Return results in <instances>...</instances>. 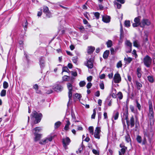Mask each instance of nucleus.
I'll list each match as a JSON object with an SVG mask.
<instances>
[{
  "label": "nucleus",
  "instance_id": "5",
  "mask_svg": "<svg viewBox=\"0 0 155 155\" xmlns=\"http://www.w3.org/2000/svg\"><path fill=\"white\" fill-rule=\"evenodd\" d=\"M54 136H52L51 135H48L45 138L41 140L39 143L40 144L45 145L48 143L49 142L52 141L54 138Z\"/></svg>",
  "mask_w": 155,
  "mask_h": 155
},
{
  "label": "nucleus",
  "instance_id": "10",
  "mask_svg": "<svg viewBox=\"0 0 155 155\" xmlns=\"http://www.w3.org/2000/svg\"><path fill=\"white\" fill-rule=\"evenodd\" d=\"M113 80L116 83H119L121 81V78L120 74L118 73L115 74L114 75Z\"/></svg>",
  "mask_w": 155,
  "mask_h": 155
},
{
  "label": "nucleus",
  "instance_id": "36",
  "mask_svg": "<svg viewBox=\"0 0 155 155\" xmlns=\"http://www.w3.org/2000/svg\"><path fill=\"white\" fill-rule=\"evenodd\" d=\"M6 94V91L5 90L3 89L0 93V95L1 97H5Z\"/></svg>",
  "mask_w": 155,
  "mask_h": 155
},
{
  "label": "nucleus",
  "instance_id": "32",
  "mask_svg": "<svg viewBox=\"0 0 155 155\" xmlns=\"http://www.w3.org/2000/svg\"><path fill=\"white\" fill-rule=\"evenodd\" d=\"M147 78L148 81L151 83H153L154 82V79L153 77L152 76H149L147 77Z\"/></svg>",
  "mask_w": 155,
  "mask_h": 155
},
{
  "label": "nucleus",
  "instance_id": "33",
  "mask_svg": "<svg viewBox=\"0 0 155 155\" xmlns=\"http://www.w3.org/2000/svg\"><path fill=\"white\" fill-rule=\"evenodd\" d=\"M90 134L93 135L94 134V128L92 126H90L88 128Z\"/></svg>",
  "mask_w": 155,
  "mask_h": 155
},
{
  "label": "nucleus",
  "instance_id": "28",
  "mask_svg": "<svg viewBox=\"0 0 155 155\" xmlns=\"http://www.w3.org/2000/svg\"><path fill=\"white\" fill-rule=\"evenodd\" d=\"M127 149V148L126 147H124L121 148V152L119 151V155H121V153L124 154L126 150Z\"/></svg>",
  "mask_w": 155,
  "mask_h": 155
},
{
  "label": "nucleus",
  "instance_id": "7",
  "mask_svg": "<svg viewBox=\"0 0 155 155\" xmlns=\"http://www.w3.org/2000/svg\"><path fill=\"white\" fill-rule=\"evenodd\" d=\"M62 142L63 145L65 150L68 149L67 146L69 145L71 142V140L70 138L68 137L63 138L62 139Z\"/></svg>",
  "mask_w": 155,
  "mask_h": 155
},
{
  "label": "nucleus",
  "instance_id": "16",
  "mask_svg": "<svg viewBox=\"0 0 155 155\" xmlns=\"http://www.w3.org/2000/svg\"><path fill=\"white\" fill-rule=\"evenodd\" d=\"M34 134L35 136L34 140L35 142L39 140L41 137L42 134H36V133H34Z\"/></svg>",
  "mask_w": 155,
  "mask_h": 155
},
{
  "label": "nucleus",
  "instance_id": "24",
  "mask_svg": "<svg viewBox=\"0 0 155 155\" xmlns=\"http://www.w3.org/2000/svg\"><path fill=\"white\" fill-rule=\"evenodd\" d=\"M42 129L40 127H36L33 129V132L38 134V133L41 131Z\"/></svg>",
  "mask_w": 155,
  "mask_h": 155
},
{
  "label": "nucleus",
  "instance_id": "46",
  "mask_svg": "<svg viewBox=\"0 0 155 155\" xmlns=\"http://www.w3.org/2000/svg\"><path fill=\"white\" fill-rule=\"evenodd\" d=\"M95 16L96 17L97 19H98L99 18L100 16V13L98 12H94Z\"/></svg>",
  "mask_w": 155,
  "mask_h": 155
},
{
  "label": "nucleus",
  "instance_id": "12",
  "mask_svg": "<svg viewBox=\"0 0 155 155\" xmlns=\"http://www.w3.org/2000/svg\"><path fill=\"white\" fill-rule=\"evenodd\" d=\"M141 24L140 27H143L145 25H150V23L148 20L143 19L141 21Z\"/></svg>",
  "mask_w": 155,
  "mask_h": 155
},
{
  "label": "nucleus",
  "instance_id": "43",
  "mask_svg": "<svg viewBox=\"0 0 155 155\" xmlns=\"http://www.w3.org/2000/svg\"><path fill=\"white\" fill-rule=\"evenodd\" d=\"M136 139H137V141L139 143H141L142 139H141V137L139 135L137 136Z\"/></svg>",
  "mask_w": 155,
  "mask_h": 155
},
{
  "label": "nucleus",
  "instance_id": "2",
  "mask_svg": "<svg viewBox=\"0 0 155 155\" xmlns=\"http://www.w3.org/2000/svg\"><path fill=\"white\" fill-rule=\"evenodd\" d=\"M127 123L128 126H130L132 128L135 126V127L137 128L139 125V121L138 118L136 116L134 117L132 115L130 119L127 121Z\"/></svg>",
  "mask_w": 155,
  "mask_h": 155
},
{
  "label": "nucleus",
  "instance_id": "38",
  "mask_svg": "<svg viewBox=\"0 0 155 155\" xmlns=\"http://www.w3.org/2000/svg\"><path fill=\"white\" fill-rule=\"evenodd\" d=\"M134 46L137 48H139L140 45L137 41H135L133 42Z\"/></svg>",
  "mask_w": 155,
  "mask_h": 155
},
{
  "label": "nucleus",
  "instance_id": "40",
  "mask_svg": "<svg viewBox=\"0 0 155 155\" xmlns=\"http://www.w3.org/2000/svg\"><path fill=\"white\" fill-rule=\"evenodd\" d=\"M61 123L60 121H58L56 122L55 124L54 128H57L61 124Z\"/></svg>",
  "mask_w": 155,
  "mask_h": 155
},
{
  "label": "nucleus",
  "instance_id": "64",
  "mask_svg": "<svg viewBox=\"0 0 155 155\" xmlns=\"http://www.w3.org/2000/svg\"><path fill=\"white\" fill-rule=\"evenodd\" d=\"M100 95V91H97L95 93V96L97 97H99Z\"/></svg>",
  "mask_w": 155,
  "mask_h": 155
},
{
  "label": "nucleus",
  "instance_id": "59",
  "mask_svg": "<svg viewBox=\"0 0 155 155\" xmlns=\"http://www.w3.org/2000/svg\"><path fill=\"white\" fill-rule=\"evenodd\" d=\"M71 72V74L73 76L76 77L77 75V73L76 72L72 71Z\"/></svg>",
  "mask_w": 155,
  "mask_h": 155
},
{
  "label": "nucleus",
  "instance_id": "60",
  "mask_svg": "<svg viewBox=\"0 0 155 155\" xmlns=\"http://www.w3.org/2000/svg\"><path fill=\"white\" fill-rule=\"evenodd\" d=\"M102 114L101 112H99L98 113V120H99L101 118Z\"/></svg>",
  "mask_w": 155,
  "mask_h": 155
},
{
  "label": "nucleus",
  "instance_id": "22",
  "mask_svg": "<svg viewBox=\"0 0 155 155\" xmlns=\"http://www.w3.org/2000/svg\"><path fill=\"white\" fill-rule=\"evenodd\" d=\"M66 122L67 124H66V125H65V126L64 127V129L65 130H68L70 124V122L69 120H67V121H66Z\"/></svg>",
  "mask_w": 155,
  "mask_h": 155
},
{
  "label": "nucleus",
  "instance_id": "47",
  "mask_svg": "<svg viewBox=\"0 0 155 155\" xmlns=\"http://www.w3.org/2000/svg\"><path fill=\"white\" fill-rule=\"evenodd\" d=\"M74 97L80 99L81 97V95L80 94L77 93L75 94Z\"/></svg>",
  "mask_w": 155,
  "mask_h": 155
},
{
  "label": "nucleus",
  "instance_id": "44",
  "mask_svg": "<svg viewBox=\"0 0 155 155\" xmlns=\"http://www.w3.org/2000/svg\"><path fill=\"white\" fill-rule=\"evenodd\" d=\"M124 25L126 27H129L130 26V22L129 21H125L124 22Z\"/></svg>",
  "mask_w": 155,
  "mask_h": 155
},
{
  "label": "nucleus",
  "instance_id": "30",
  "mask_svg": "<svg viewBox=\"0 0 155 155\" xmlns=\"http://www.w3.org/2000/svg\"><path fill=\"white\" fill-rule=\"evenodd\" d=\"M136 84L137 86V89L138 90L140 89V88L142 87V84L140 83L137 81H136Z\"/></svg>",
  "mask_w": 155,
  "mask_h": 155
},
{
  "label": "nucleus",
  "instance_id": "49",
  "mask_svg": "<svg viewBox=\"0 0 155 155\" xmlns=\"http://www.w3.org/2000/svg\"><path fill=\"white\" fill-rule=\"evenodd\" d=\"M112 103V99H110V98L107 99V103L109 106H110L111 105Z\"/></svg>",
  "mask_w": 155,
  "mask_h": 155
},
{
  "label": "nucleus",
  "instance_id": "48",
  "mask_svg": "<svg viewBox=\"0 0 155 155\" xmlns=\"http://www.w3.org/2000/svg\"><path fill=\"white\" fill-rule=\"evenodd\" d=\"M78 58L77 56H75L73 57L72 58V61L74 63L76 64L78 61Z\"/></svg>",
  "mask_w": 155,
  "mask_h": 155
},
{
  "label": "nucleus",
  "instance_id": "25",
  "mask_svg": "<svg viewBox=\"0 0 155 155\" xmlns=\"http://www.w3.org/2000/svg\"><path fill=\"white\" fill-rule=\"evenodd\" d=\"M140 16H138L137 17H136L134 19V21L135 23H138V24L141 25V22H140Z\"/></svg>",
  "mask_w": 155,
  "mask_h": 155
},
{
  "label": "nucleus",
  "instance_id": "15",
  "mask_svg": "<svg viewBox=\"0 0 155 155\" xmlns=\"http://www.w3.org/2000/svg\"><path fill=\"white\" fill-rule=\"evenodd\" d=\"M86 65L89 68H92L93 67V61L91 59H89L87 61V63L86 64Z\"/></svg>",
  "mask_w": 155,
  "mask_h": 155
},
{
  "label": "nucleus",
  "instance_id": "51",
  "mask_svg": "<svg viewBox=\"0 0 155 155\" xmlns=\"http://www.w3.org/2000/svg\"><path fill=\"white\" fill-rule=\"evenodd\" d=\"M86 84V83L84 81H81L79 83V85L80 87H83Z\"/></svg>",
  "mask_w": 155,
  "mask_h": 155
},
{
  "label": "nucleus",
  "instance_id": "23",
  "mask_svg": "<svg viewBox=\"0 0 155 155\" xmlns=\"http://www.w3.org/2000/svg\"><path fill=\"white\" fill-rule=\"evenodd\" d=\"M62 80L63 81H68L70 80V77L67 75H64L62 77Z\"/></svg>",
  "mask_w": 155,
  "mask_h": 155
},
{
  "label": "nucleus",
  "instance_id": "20",
  "mask_svg": "<svg viewBox=\"0 0 155 155\" xmlns=\"http://www.w3.org/2000/svg\"><path fill=\"white\" fill-rule=\"evenodd\" d=\"M95 50V48L94 47L90 46L88 48L87 53L90 54L92 53Z\"/></svg>",
  "mask_w": 155,
  "mask_h": 155
},
{
  "label": "nucleus",
  "instance_id": "56",
  "mask_svg": "<svg viewBox=\"0 0 155 155\" xmlns=\"http://www.w3.org/2000/svg\"><path fill=\"white\" fill-rule=\"evenodd\" d=\"M130 110L131 112L133 113H135V110L134 109V107L132 105H130Z\"/></svg>",
  "mask_w": 155,
  "mask_h": 155
},
{
  "label": "nucleus",
  "instance_id": "27",
  "mask_svg": "<svg viewBox=\"0 0 155 155\" xmlns=\"http://www.w3.org/2000/svg\"><path fill=\"white\" fill-rule=\"evenodd\" d=\"M110 51L109 50L106 51L104 53L103 57L104 59H106L108 57Z\"/></svg>",
  "mask_w": 155,
  "mask_h": 155
},
{
  "label": "nucleus",
  "instance_id": "57",
  "mask_svg": "<svg viewBox=\"0 0 155 155\" xmlns=\"http://www.w3.org/2000/svg\"><path fill=\"white\" fill-rule=\"evenodd\" d=\"M92 85V84L90 82H89L87 85L86 87L87 89H89L91 87Z\"/></svg>",
  "mask_w": 155,
  "mask_h": 155
},
{
  "label": "nucleus",
  "instance_id": "19",
  "mask_svg": "<svg viewBox=\"0 0 155 155\" xmlns=\"http://www.w3.org/2000/svg\"><path fill=\"white\" fill-rule=\"evenodd\" d=\"M141 68L140 67H138L137 69V74L138 77L139 78H140L141 77L142 74L141 73Z\"/></svg>",
  "mask_w": 155,
  "mask_h": 155
},
{
  "label": "nucleus",
  "instance_id": "31",
  "mask_svg": "<svg viewBox=\"0 0 155 155\" xmlns=\"http://www.w3.org/2000/svg\"><path fill=\"white\" fill-rule=\"evenodd\" d=\"M112 42L110 40H108L106 42V44L107 45V46L108 48H110L111 47V46L112 45Z\"/></svg>",
  "mask_w": 155,
  "mask_h": 155
},
{
  "label": "nucleus",
  "instance_id": "21",
  "mask_svg": "<svg viewBox=\"0 0 155 155\" xmlns=\"http://www.w3.org/2000/svg\"><path fill=\"white\" fill-rule=\"evenodd\" d=\"M124 32L123 30L122 26L121 24L120 25V39H122L123 38L124 36Z\"/></svg>",
  "mask_w": 155,
  "mask_h": 155
},
{
  "label": "nucleus",
  "instance_id": "1",
  "mask_svg": "<svg viewBox=\"0 0 155 155\" xmlns=\"http://www.w3.org/2000/svg\"><path fill=\"white\" fill-rule=\"evenodd\" d=\"M144 137L142 142V144H145L147 142L145 137H148L150 142V143L154 134L153 130L151 125L149 127L146 131H144Z\"/></svg>",
  "mask_w": 155,
  "mask_h": 155
},
{
  "label": "nucleus",
  "instance_id": "45",
  "mask_svg": "<svg viewBox=\"0 0 155 155\" xmlns=\"http://www.w3.org/2000/svg\"><path fill=\"white\" fill-rule=\"evenodd\" d=\"M117 96L120 99H121L123 98V94L121 92H119L117 94Z\"/></svg>",
  "mask_w": 155,
  "mask_h": 155
},
{
  "label": "nucleus",
  "instance_id": "39",
  "mask_svg": "<svg viewBox=\"0 0 155 155\" xmlns=\"http://www.w3.org/2000/svg\"><path fill=\"white\" fill-rule=\"evenodd\" d=\"M69 71H70L68 68L67 67H63L62 68V74H63V72H69Z\"/></svg>",
  "mask_w": 155,
  "mask_h": 155
},
{
  "label": "nucleus",
  "instance_id": "62",
  "mask_svg": "<svg viewBox=\"0 0 155 155\" xmlns=\"http://www.w3.org/2000/svg\"><path fill=\"white\" fill-rule=\"evenodd\" d=\"M127 80L130 82H131V76L128 74L127 75Z\"/></svg>",
  "mask_w": 155,
  "mask_h": 155
},
{
  "label": "nucleus",
  "instance_id": "63",
  "mask_svg": "<svg viewBox=\"0 0 155 155\" xmlns=\"http://www.w3.org/2000/svg\"><path fill=\"white\" fill-rule=\"evenodd\" d=\"M105 75L104 74H102L100 75V78L101 79H104L105 78Z\"/></svg>",
  "mask_w": 155,
  "mask_h": 155
},
{
  "label": "nucleus",
  "instance_id": "11",
  "mask_svg": "<svg viewBox=\"0 0 155 155\" xmlns=\"http://www.w3.org/2000/svg\"><path fill=\"white\" fill-rule=\"evenodd\" d=\"M121 117L122 120L123 119H125L126 120V121L128 119V112L127 110H126L124 111L121 114Z\"/></svg>",
  "mask_w": 155,
  "mask_h": 155
},
{
  "label": "nucleus",
  "instance_id": "61",
  "mask_svg": "<svg viewBox=\"0 0 155 155\" xmlns=\"http://www.w3.org/2000/svg\"><path fill=\"white\" fill-rule=\"evenodd\" d=\"M113 73H111L110 74H109L108 75V76L109 78L110 79L112 78L113 77Z\"/></svg>",
  "mask_w": 155,
  "mask_h": 155
},
{
  "label": "nucleus",
  "instance_id": "6",
  "mask_svg": "<svg viewBox=\"0 0 155 155\" xmlns=\"http://www.w3.org/2000/svg\"><path fill=\"white\" fill-rule=\"evenodd\" d=\"M67 87L68 90V96L69 101L72 98L74 90L73 89V85L70 83H68L67 84Z\"/></svg>",
  "mask_w": 155,
  "mask_h": 155
},
{
  "label": "nucleus",
  "instance_id": "42",
  "mask_svg": "<svg viewBox=\"0 0 155 155\" xmlns=\"http://www.w3.org/2000/svg\"><path fill=\"white\" fill-rule=\"evenodd\" d=\"M119 113L118 112H116L113 115V117L115 120H117L118 117Z\"/></svg>",
  "mask_w": 155,
  "mask_h": 155
},
{
  "label": "nucleus",
  "instance_id": "13",
  "mask_svg": "<svg viewBox=\"0 0 155 155\" xmlns=\"http://www.w3.org/2000/svg\"><path fill=\"white\" fill-rule=\"evenodd\" d=\"M43 9L44 12L46 14L47 17L48 18H50L51 16V14L47 6H44L43 7Z\"/></svg>",
  "mask_w": 155,
  "mask_h": 155
},
{
  "label": "nucleus",
  "instance_id": "29",
  "mask_svg": "<svg viewBox=\"0 0 155 155\" xmlns=\"http://www.w3.org/2000/svg\"><path fill=\"white\" fill-rule=\"evenodd\" d=\"M125 44L129 48H132V44L129 41L127 40L125 41Z\"/></svg>",
  "mask_w": 155,
  "mask_h": 155
},
{
  "label": "nucleus",
  "instance_id": "41",
  "mask_svg": "<svg viewBox=\"0 0 155 155\" xmlns=\"http://www.w3.org/2000/svg\"><path fill=\"white\" fill-rule=\"evenodd\" d=\"M83 145L82 144L81 145V146L78 149V151H76V152L77 153H81V151L83 150Z\"/></svg>",
  "mask_w": 155,
  "mask_h": 155
},
{
  "label": "nucleus",
  "instance_id": "37",
  "mask_svg": "<svg viewBox=\"0 0 155 155\" xmlns=\"http://www.w3.org/2000/svg\"><path fill=\"white\" fill-rule=\"evenodd\" d=\"M8 87V83L4 81L3 83V87L4 89H7Z\"/></svg>",
  "mask_w": 155,
  "mask_h": 155
},
{
  "label": "nucleus",
  "instance_id": "52",
  "mask_svg": "<svg viewBox=\"0 0 155 155\" xmlns=\"http://www.w3.org/2000/svg\"><path fill=\"white\" fill-rule=\"evenodd\" d=\"M136 103L137 104L136 106L138 108V109L140 110L141 108V106L140 104L138 103V101H136Z\"/></svg>",
  "mask_w": 155,
  "mask_h": 155
},
{
  "label": "nucleus",
  "instance_id": "3",
  "mask_svg": "<svg viewBox=\"0 0 155 155\" xmlns=\"http://www.w3.org/2000/svg\"><path fill=\"white\" fill-rule=\"evenodd\" d=\"M151 58L148 55L146 56L143 58V62L144 65L147 67L149 68L152 63Z\"/></svg>",
  "mask_w": 155,
  "mask_h": 155
},
{
  "label": "nucleus",
  "instance_id": "58",
  "mask_svg": "<svg viewBox=\"0 0 155 155\" xmlns=\"http://www.w3.org/2000/svg\"><path fill=\"white\" fill-rule=\"evenodd\" d=\"M92 79V77L91 76H90L89 77H88L87 78V80L89 81L90 82L91 81Z\"/></svg>",
  "mask_w": 155,
  "mask_h": 155
},
{
  "label": "nucleus",
  "instance_id": "4",
  "mask_svg": "<svg viewBox=\"0 0 155 155\" xmlns=\"http://www.w3.org/2000/svg\"><path fill=\"white\" fill-rule=\"evenodd\" d=\"M149 112L148 114V116L149 118L150 119H153L154 117V112L153 108L152 101L149 100L148 101Z\"/></svg>",
  "mask_w": 155,
  "mask_h": 155
},
{
  "label": "nucleus",
  "instance_id": "50",
  "mask_svg": "<svg viewBox=\"0 0 155 155\" xmlns=\"http://www.w3.org/2000/svg\"><path fill=\"white\" fill-rule=\"evenodd\" d=\"M93 114L91 115V118L92 119H94L95 118L96 114V110H95V109H94L93 110Z\"/></svg>",
  "mask_w": 155,
  "mask_h": 155
},
{
  "label": "nucleus",
  "instance_id": "53",
  "mask_svg": "<svg viewBox=\"0 0 155 155\" xmlns=\"http://www.w3.org/2000/svg\"><path fill=\"white\" fill-rule=\"evenodd\" d=\"M122 66V64L121 61H120L118 62L117 64V67L118 68L121 67Z\"/></svg>",
  "mask_w": 155,
  "mask_h": 155
},
{
  "label": "nucleus",
  "instance_id": "18",
  "mask_svg": "<svg viewBox=\"0 0 155 155\" xmlns=\"http://www.w3.org/2000/svg\"><path fill=\"white\" fill-rule=\"evenodd\" d=\"M63 87L60 85H57L54 87V90L57 91H61L63 89Z\"/></svg>",
  "mask_w": 155,
  "mask_h": 155
},
{
  "label": "nucleus",
  "instance_id": "54",
  "mask_svg": "<svg viewBox=\"0 0 155 155\" xmlns=\"http://www.w3.org/2000/svg\"><path fill=\"white\" fill-rule=\"evenodd\" d=\"M115 5H116L117 6V8H118L120 9L121 8V5L117 2H116L114 3Z\"/></svg>",
  "mask_w": 155,
  "mask_h": 155
},
{
  "label": "nucleus",
  "instance_id": "26",
  "mask_svg": "<svg viewBox=\"0 0 155 155\" xmlns=\"http://www.w3.org/2000/svg\"><path fill=\"white\" fill-rule=\"evenodd\" d=\"M40 64L41 67H43L44 66V61L42 57L40 58L39 59Z\"/></svg>",
  "mask_w": 155,
  "mask_h": 155
},
{
  "label": "nucleus",
  "instance_id": "9",
  "mask_svg": "<svg viewBox=\"0 0 155 155\" xmlns=\"http://www.w3.org/2000/svg\"><path fill=\"white\" fill-rule=\"evenodd\" d=\"M101 128L100 127H96L94 133V137L95 138L99 139L100 137Z\"/></svg>",
  "mask_w": 155,
  "mask_h": 155
},
{
  "label": "nucleus",
  "instance_id": "34",
  "mask_svg": "<svg viewBox=\"0 0 155 155\" xmlns=\"http://www.w3.org/2000/svg\"><path fill=\"white\" fill-rule=\"evenodd\" d=\"M125 140L128 143L131 141V139L130 136V135L128 134H127L125 136Z\"/></svg>",
  "mask_w": 155,
  "mask_h": 155
},
{
  "label": "nucleus",
  "instance_id": "55",
  "mask_svg": "<svg viewBox=\"0 0 155 155\" xmlns=\"http://www.w3.org/2000/svg\"><path fill=\"white\" fill-rule=\"evenodd\" d=\"M99 86L100 88L101 89H104V84L103 82L99 84Z\"/></svg>",
  "mask_w": 155,
  "mask_h": 155
},
{
  "label": "nucleus",
  "instance_id": "14",
  "mask_svg": "<svg viewBox=\"0 0 155 155\" xmlns=\"http://www.w3.org/2000/svg\"><path fill=\"white\" fill-rule=\"evenodd\" d=\"M110 17L108 15H104L102 16V21L106 23H109L110 20Z\"/></svg>",
  "mask_w": 155,
  "mask_h": 155
},
{
  "label": "nucleus",
  "instance_id": "8",
  "mask_svg": "<svg viewBox=\"0 0 155 155\" xmlns=\"http://www.w3.org/2000/svg\"><path fill=\"white\" fill-rule=\"evenodd\" d=\"M33 116L35 117L37 120V123L39 122L41 119L42 114L41 113L38 114L37 112L35 111L33 112Z\"/></svg>",
  "mask_w": 155,
  "mask_h": 155
},
{
  "label": "nucleus",
  "instance_id": "17",
  "mask_svg": "<svg viewBox=\"0 0 155 155\" xmlns=\"http://www.w3.org/2000/svg\"><path fill=\"white\" fill-rule=\"evenodd\" d=\"M33 88L34 89L36 93L37 94H41V92L40 90L39 89L38 86V84H36L34 85L33 87Z\"/></svg>",
  "mask_w": 155,
  "mask_h": 155
},
{
  "label": "nucleus",
  "instance_id": "35",
  "mask_svg": "<svg viewBox=\"0 0 155 155\" xmlns=\"http://www.w3.org/2000/svg\"><path fill=\"white\" fill-rule=\"evenodd\" d=\"M124 60L128 62V63H130L131 61L132 60V59L130 57H128L127 58H125Z\"/></svg>",
  "mask_w": 155,
  "mask_h": 155
}]
</instances>
